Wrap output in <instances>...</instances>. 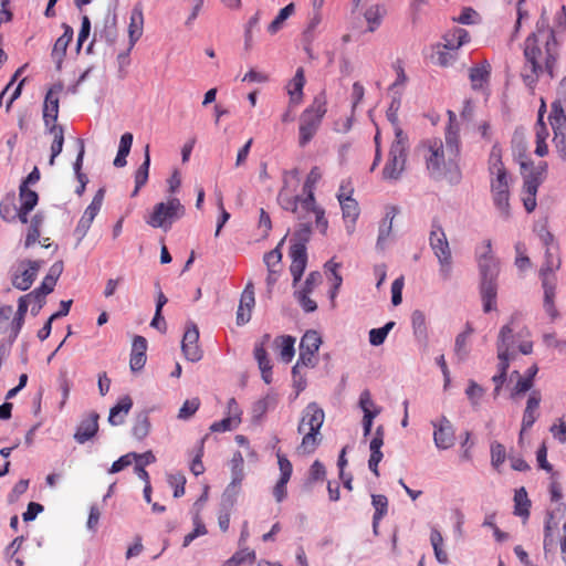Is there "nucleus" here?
<instances>
[{
	"label": "nucleus",
	"instance_id": "nucleus-7",
	"mask_svg": "<svg viewBox=\"0 0 566 566\" xmlns=\"http://www.w3.org/2000/svg\"><path fill=\"white\" fill-rule=\"evenodd\" d=\"M324 410L316 403H308L303 410L297 431L303 434L298 451L313 453L319 444L322 437L319 430L324 423Z\"/></svg>",
	"mask_w": 566,
	"mask_h": 566
},
{
	"label": "nucleus",
	"instance_id": "nucleus-58",
	"mask_svg": "<svg viewBox=\"0 0 566 566\" xmlns=\"http://www.w3.org/2000/svg\"><path fill=\"white\" fill-rule=\"evenodd\" d=\"M322 21V15L318 10H315L313 14L311 15L307 25L303 32L304 39L310 44L314 38L317 27L319 25Z\"/></svg>",
	"mask_w": 566,
	"mask_h": 566
},
{
	"label": "nucleus",
	"instance_id": "nucleus-35",
	"mask_svg": "<svg viewBox=\"0 0 566 566\" xmlns=\"http://www.w3.org/2000/svg\"><path fill=\"white\" fill-rule=\"evenodd\" d=\"M411 325L415 337L422 343L428 340L426 315L422 311L416 310L411 314Z\"/></svg>",
	"mask_w": 566,
	"mask_h": 566
},
{
	"label": "nucleus",
	"instance_id": "nucleus-6",
	"mask_svg": "<svg viewBox=\"0 0 566 566\" xmlns=\"http://www.w3.org/2000/svg\"><path fill=\"white\" fill-rule=\"evenodd\" d=\"M63 85H53L46 93L43 104V120L49 134L53 136L51 145V158L49 164L54 165L55 157H57L64 144V129L61 125L56 124L59 116V94L62 92Z\"/></svg>",
	"mask_w": 566,
	"mask_h": 566
},
{
	"label": "nucleus",
	"instance_id": "nucleus-19",
	"mask_svg": "<svg viewBox=\"0 0 566 566\" xmlns=\"http://www.w3.org/2000/svg\"><path fill=\"white\" fill-rule=\"evenodd\" d=\"M103 198L104 191L99 189L94 196L92 202L85 209L83 216L81 217L76 226V233L81 234V237H84L90 230L95 217L98 214L102 208Z\"/></svg>",
	"mask_w": 566,
	"mask_h": 566
},
{
	"label": "nucleus",
	"instance_id": "nucleus-16",
	"mask_svg": "<svg viewBox=\"0 0 566 566\" xmlns=\"http://www.w3.org/2000/svg\"><path fill=\"white\" fill-rule=\"evenodd\" d=\"M198 327L195 324H190L185 331L181 342V350L185 357L192 363L199 361L202 358V350L198 345Z\"/></svg>",
	"mask_w": 566,
	"mask_h": 566
},
{
	"label": "nucleus",
	"instance_id": "nucleus-27",
	"mask_svg": "<svg viewBox=\"0 0 566 566\" xmlns=\"http://www.w3.org/2000/svg\"><path fill=\"white\" fill-rule=\"evenodd\" d=\"M13 313V307L11 305L0 304V343L12 345L18 337H13L12 333V321L11 316ZM2 348V345H0Z\"/></svg>",
	"mask_w": 566,
	"mask_h": 566
},
{
	"label": "nucleus",
	"instance_id": "nucleus-9",
	"mask_svg": "<svg viewBox=\"0 0 566 566\" xmlns=\"http://www.w3.org/2000/svg\"><path fill=\"white\" fill-rule=\"evenodd\" d=\"M429 245L438 260L439 274L443 281L451 277L452 273V251L447 234L438 218H433L429 233Z\"/></svg>",
	"mask_w": 566,
	"mask_h": 566
},
{
	"label": "nucleus",
	"instance_id": "nucleus-40",
	"mask_svg": "<svg viewBox=\"0 0 566 566\" xmlns=\"http://www.w3.org/2000/svg\"><path fill=\"white\" fill-rule=\"evenodd\" d=\"M531 501L524 488L515 491L514 494V514L524 518L530 516Z\"/></svg>",
	"mask_w": 566,
	"mask_h": 566
},
{
	"label": "nucleus",
	"instance_id": "nucleus-42",
	"mask_svg": "<svg viewBox=\"0 0 566 566\" xmlns=\"http://www.w3.org/2000/svg\"><path fill=\"white\" fill-rule=\"evenodd\" d=\"M430 542L434 552L436 559L440 564H447L449 562V557L447 552L442 548L443 546V537L439 530L432 528L430 533Z\"/></svg>",
	"mask_w": 566,
	"mask_h": 566
},
{
	"label": "nucleus",
	"instance_id": "nucleus-37",
	"mask_svg": "<svg viewBox=\"0 0 566 566\" xmlns=\"http://www.w3.org/2000/svg\"><path fill=\"white\" fill-rule=\"evenodd\" d=\"M149 166H150L149 145H146L145 160L135 172V189L132 193L133 197L136 196L139 192L140 188L146 185V182L148 180Z\"/></svg>",
	"mask_w": 566,
	"mask_h": 566
},
{
	"label": "nucleus",
	"instance_id": "nucleus-60",
	"mask_svg": "<svg viewBox=\"0 0 566 566\" xmlns=\"http://www.w3.org/2000/svg\"><path fill=\"white\" fill-rule=\"evenodd\" d=\"M506 452L503 444L493 442L491 444V463L495 469H499L505 461Z\"/></svg>",
	"mask_w": 566,
	"mask_h": 566
},
{
	"label": "nucleus",
	"instance_id": "nucleus-53",
	"mask_svg": "<svg viewBox=\"0 0 566 566\" xmlns=\"http://www.w3.org/2000/svg\"><path fill=\"white\" fill-rule=\"evenodd\" d=\"M384 10L379 6H371L365 12L368 31L374 32L381 23Z\"/></svg>",
	"mask_w": 566,
	"mask_h": 566
},
{
	"label": "nucleus",
	"instance_id": "nucleus-52",
	"mask_svg": "<svg viewBox=\"0 0 566 566\" xmlns=\"http://www.w3.org/2000/svg\"><path fill=\"white\" fill-rule=\"evenodd\" d=\"M284 239L277 244L276 248L266 252L263 256V262L266 265L268 270H280L281 271V261H282V252L281 245L283 244Z\"/></svg>",
	"mask_w": 566,
	"mask_h": 566
},
{
	"label": "nucleus",
	"instance_id": "nucleus-62",
	"mask_svg": "<svg viewBox=\"0 0 566 566\" xmlns=\"http://www.w3.org/2000/svg\"><path fill=\"white\" fill-rule=\"evenodd\" d=\"M371 504L375 509L374 516L384 517L388 512V499L384 494L371 495Z\"/></svg>",
	"mask_w": 566,
	"mask_h": 566
},
{
	"label": "nucleus",
	"instance_id": "nucleus-57",
	"mask_svg": "<svg viewBox=\"0 0 566 566\" xmlns=\"http://www.w3.org/2000/svg\"><path fill=\"white\" fill-rule=\"evenodd\" d=\"M200 407V399L195 397L191 399H187L181 408L178 411V418L180 420H188L190 419L199 409Z\"/></svg>",
	"mask_w": 566,
	"mask_h": 566
},
{
	"label": "nucleus",
	"instance_id": "nucleus-22",
	"mask_svg": "<svg viewBox=\"0 0 566 566\" xmlns=\"http://www.w3.org/2000/svg\"><path fill=\"white\" fill-rule=\"evenodd\" d=\"M63 28L64 32L56 39L51 52V57L56 65V70H61L67 46L73 39V29L67 24H63Z\"/></svg>",
	"mask_w": 566,
	"mask_h": 566
},
{
	"label": "nucleus",
	"instance_id": "nucleus-50",
	"mask_svg": "<svg viewBox=\"0 0 566 566\" xmlns=\"http://www.w3.org/2000/svg\"><path fill=\"white\" fill-rule=\"evenodd\" d=\"M294 12V4L293 3H290L287 6H285L284 8H282L279 12V14L275 17V19L269 24L268 27V31L271 33V34H275L277 33L285 20Z\"/></svg>",
	"mask_w": 566,
	"mask_h": 566
},
{
	"label": "nucleus",
	"instance_id": "nucleus-26",
	"mask_svg": "<svg viewBox=\"0 0 566 566\" xmlns=\"http://www.w3.org/2000/svg\"><path fill=\"white\" fill-rule=\"evenodd\" d=\"M542 286L544 290V310L552 319H555L558 316V311L555 306L556 276H545L542 280Z\"/></svg>",
	"mask_w": 566,
	"mask_h": 566
},
{
	"label": "nucleus",
	"instance_id": "nucleus-44",
	"mask_svg": "<svg viewBox=\"0 0 566 566\" xmlns=\"http://www.w3.org/2000/svg\"><path fill=\"white\" fill-rule=\"evenodd\" d=\"M254 560L255 552L245 547L235 552L222 566H240L244 563L253 564Z\"/></svg>",
	"mask_w": 566,
	"mask_h": 566
},
{
	"label": "nucleus",
	"instance_id": "nucleus-8",
	"mask_svg": "<svg viewBox=\"0 0 566 566\" xmlns=\"http://www.w3.org/2000/svg\"><path fill=\"white\" fill-rule=\"evenodd\" d=\"M327 112V98L325 93L316 95L300 116L298 145L306 146L316 135L321 123Z\"/></svg>",
	"mask_w": 566,
	"mask_h": 566
},
{
	"label": "nucleus",
	"instance_id": "nucleus-21",
	"mask_svg": "<svg viewBox=\"0 0 566 566\" xmlns=\"http://www.w3.org/2000/svg\"><path fill=\"white\" fill-rule=\"evenodd\" d=\"M255 298H254V284L252 281H249L241 294L238 312H237V324L244 325L251 318V312L254 307Z\"/></svg>",
	"mask_w": 566,
	"mask_h": 566
},
{
	"label": "nucleus",
	"instance_id": "nucleus-32",
	"mask_svg": "<svg viewBox=\"0 0 566 566\" xmlns=\"http://www.w3.org/2000/svg\"><path fill=\"white\" fill-rule=\"evenodd\" d=\"M443 49L457 53V51L470 41L469 32L462 28H455L443 36Z\"/></svg>",
	"mask_w": 566,
	"mask_h": 566
},
{
	"label": "nucleus",
	"instance_id": "nucleus-11",
	"mask_svg": "<svg viewBox=\"0 0 566 566\" xmlns=\"http://www.w3.org/2000/svg\"><path fill=\"white\" fill-rule=\"evenodd\" d=\"M185 214V207L178 198L155 205L153 212L146 219L153 228L169 229L171 224Z\"/></svg>",
	"mask_w": 566,
	"mask_h": 566
},
{
	"label": "nucleus",
	"instance_id": "nucleus-61",
	"mask_svg": "<svg viewBox=\"0 0 566 566\" xmlns=\"http://www.w3.org/2000/svg\"><path fill=\"white\" fill-rule=\"evenodd\" d=\"M471 333H472V331L468 329V331L459 334L455 338L454 352H455V355L458 356L459 360H463L468 354L467 344H468V338Z\"/></svg>",
	"mask_w": 566,
	"mask_h": 566
},
{
	"label": "nucleus",
	"instance_id": "nucleus-29",
	"mask_svg": "<svg viewBox=\"0 0 566 566\" xmlns=\"http://www.w3.org/2000/svg\"><path fill=\"white\" fill-rule=\"evenodd\" d=\"M133 407L132 398L126 395L119 398L117 403L111 409L108 422L112 426H120L125 422V417L128 415Z\"/></svg>",
	"mask_w": 566,
	"mask_h": 566
},
{
	"label": "nucleus",
	"instance_id": "nucleus-45",
	"mask_svg": "<svg viewBox=\"0 0 566 566\" xmlns=\"http://www.w3.org/2000/svg\"><path fill=\"white\" fill-rule=\"evenodd\" d=\"M17 206L13 195H7L0 202V217L6 222H13L17 219Z\"/></svg>",
	"mask_w": 566,
	"mask_h": 566
},
{
	"label": "nucleus",
	"instance_id": "nucleus-47",
	"mask_svg": "<svg viewBox=\"0 0 566 566\" xmlns=\"http://www.w3.org/2000/svg\"><path fill=\"white\" fill-rule=\"evenodd\" d=\"M19 201V207H23L25 210H33L34 207L38 205L39 196L34 190H31L29 187H25V185H20Z\"/></svg>",
	"mask_w": 566,
	"mask_h": 566
},
{
	"label": "nucleus",
	"instance_id": "nucleus-39",
	"mask_svg": "<svg viewBox=\"0 0 566 566\" xmlns=\"http://www.w3.org/2000/svg\"><path fill=\"white\" fill-rule=\"evenodd\" d=\"M44 217L42 213H35L31 220L28 229V233L24 241V247L28 249L39 241L41 235V227L43 224Z\"/></svg>",
	"mask_w": 566,
	"mask_h": 566
},
{
	"label": "nucleus",
	"instance_id": "nucleus-10",
	"mask_svg": "<svg viewBox=\"0 0 566 566\" xmlns=\"http://www.w3.org/2000/svg\"><path fill=\"white\" fill-rule=\"evenodd\" d=\"M396 137L382 169V177L387 180H397L405 170L408 154V137L400 128H396Z\"/></svg>",
	"mask_w": 566,
	"mask_h": 566
},
{
	"label": "nucleus",
	"instance_id": "nucleus-30",
	"mask_svg": "<svg viewBox=\"0 0 566 566\" xmlns=\"http://www.w3.org/2000/svg\"><path fill=\"white\" fill-rule=\"evenodd\" d=\"M98 430V415L92 413L87 419H84L74 434L75 440L78 443H85L92 439Z\"/></svg>",
	"mask_w": 566,
	"mask_h": 566
},
{
	"label": "nucleus",
	"instance_id": "nucleus-2",
	"mask_svg": "<svg viewBox=\"0 0 566 566\" xmlns=\"http://www.w3.org/2000/svg\"><path fill=\"white\" fill-rule=\"evenodd\" d=\"M461 140L449 133V137H444V143L438 137L426 138L417 145L415 151L423 161L430 178L457 182L461 178Z\"/></svg>",
	"mask_w": 566,
	"mask_h": 566
},
{
	"label": "nucleus",
	"instance_id": "nucleus-1",
	"mask_svg": "<svg viewBox=\"0 0 566 566\" xmlns=\"http://www.w3.org/2000/svg\"><path fill=\"white\" fill-rule=\"evenodd\" d=\"M559 53L556 31L549 25V18L546 10L543 9L535 31L524 41L525 64L522 73L524 83L527 86H533L543 75L553 78Z\"/></svg>",
	"mask_w": 566,
	"mask_h": 566
},
{
	"label": "nucleus",
	"instance_id": "nucleus-46",
	"mask_svg": "<svg viewBox=\"0 0 566 566\" xmlns=\"http://www.w3.org/2000/svg\"><path fill=\"white\" fill-rule=\"evenodd\" d=\"M279 402V397L274 392H269L263 398L259 399L253 405V413L256 416H263L269 410H272L276 407Z\"/></svg>",
	"mask_w": 566,
	"mask_h": 566
},
{
	"label": "nucleus",
	"instance_id": "nucleus-56",
	"mask_svg": "<svg viewBox=\"0 0 566 566\" xmlns=\"http://www.w3.org/2000/svg\"><path fill=\"white\" fill-rule=\"evenodd\" d=\"M193 525H195V528L192 530V532L188 533L185 537H184V543H182V546L184 547H187L190 545V543L196 539L198 536H202V535H206L207 534V527L206 525L203 524V522L201 521L200 518V515L199 514H196L193 516Z\"/></svg>",
	"mask_w": 566,
	"mask_h": 566
},
{
	"label": "nucleus",
	"instance_id": "nucleus-15",
	"mask_svg": "<svg viewBox=\"0 0 566 566\" xmlns=\"http://www.w3.org/2000/svg\"><path fill=\"white\" fill-rule=\"evenodd\" d=\"M432 426L433 441L438 449L447 450L454 446V428L447 417L442 416L439 420L432 421Z\"/></svg>",
	"mask_w": 566,
	"mask_h": 566
},
{
	"label": "nucleus",
	"instance_id": "nucleus-25",
	"mask_svg": "<svg viewBox=\"0 0 566 566\" xmlns=\"http://www.w3.org/2000/svg\"><path fill=\"white\" fill-rule=\"evenodd\" d=\"M541 403V395L538 391H533L531 396L527 399L526 408L523 413L522 419V430L520 433V441L523 438V432L532 428V426L535 423V421L538 418V407Z\"/></svg>",
	"mask_w": 566,
	"mask_h": 566
},
{
	"label": "nucleus",
	"instance_id": "nucleus-17",
	"mask_svg": "<svg viewBox=\"0 0 566 566\" xmlns=\"http://www.w3.org/2000/svg\"><path fill=\"white\" fill-rule=\"evenodd\" d=\"M290 272L293 276V283L295 285L301 280L307 264L305 243L300 241L294 242L290 248Z\"/></svg>",
	"mask_w": 566,
	"mask_h": 566
},
{
	"label": "nucleus",
	"instance_id": "nucleus-28",
	"mask_svg": "<svg viewBox=\"0 0 566 566\" xmlns=\"http://www.w3.org/2000/svg\"><path fill=\"white\" fill-rule=\"evenodd\" d=\"M491 65L484 60L469 71V78L474 91L482 90L490 81Z\"/></svg>",
	"mask_w": 566,
	"mask_h": 566
},
{
	"label": "nucleus",
	"instance_id": "nucleus-12",
	"mask_svg": "<svg viewBox=\"0 0 566 566\" xmlns=\"http://www.w3.org/2000/svg\"><path fill=\"white\" fill-rule=\"evenodd\" d=\"M42 263L40 260L25 259L20 261L11 277L12 285L20 291L29 290L34 283Z\"/></svg>",
	"mask_w": 566,
	"mask_h": 566
},
{
	"label": "nucleus",
	"instance_id": "nucleus-43",
	"mask_svg": "<svg viewBox=\"0 0 566 566\" xmlns=\"http://www.w3.org/2000/svg\"><path fill=\"white\" fill-rule=\"evenodd\" d=\"M559 266H560L559 258L554 254V252L552 251L551 248H547L546 253H545V263L539 271V275H541L542 280L545 276H549V277L555 276L554 272L557 269H559Z\"/></svg>",
	"mask_w": 566,
	"mask_h": 566
},
{
	"label": "nucleus",
	"instance_id": "nucleus-31",
	"mask_svg": "<svg viewBox=\"0 0 566 566\" xmlns=\"http://www.w3.org/2000/svg\"><path fill=\"white\" fill-rule=\"evenodd\" d=\"M546 169L547 164L543 163L534 170H532L527 176H525L523 184V193H537L538 187L544 181V175L546 172Z\"/></svg>",
	"mask_w": 566,
	"mask_h": 566
},
{
	"label": "nucleus",
	"instance_id": "nucleus-34",
	"mask_svg": "<svg viewBox=\"0 0 566 566\" xmlns=\"http://www.w3.org/2000/svg\"><path fill=\"white\" fill-rule=\"evenodd\" d=\"M342 208L343 219L345 223H349L353 228L356 223L360 209L358 202L354 198H344V200L338 201Z\"/></svg>",
	"mask_w": 566,
	"mask_h": 566
},
{
	"label": "nucleus",
	"instance_id": "nucleus-3",
	"mask_svg": "<svg viewBox=\"0 0 566 566\" xmlns=\"http://www.w3.org/2000/svg\"><path fill=\"white\" fill-rule=\"evenodd\" d=\"M475 260L480 277V296L483 304V311L489 313L496 310L497 296V279L501 272V262L494 255L492 249V241L485 240L475 251Z\"/></svg>",
	"mask_w": 566,
	"mask_h": 566
},
{
	"label": "nucleus",
	"instance_id": "nucleus-20",
	"mask_svg": "<svg viewBox=\"0 0 566 566\" xmlns=\"http://www.w3.org/2000/svg\"><path fill=\"white\" fill-rule=\"evenodd\" d=\"M322 178V171L318 167H313L303 184L302 196L300 197L298 203H302V211L313 208L315 196L314 190L317 182Z\"/></svg>",
	"mask_w": 566,
	"mask_h": 566
},
{
	"label": "nucleus",
	"instance_id": "nucleus-64",
	"mask_svg": "<svg viewBox=\"0 0 566 566\" xmlns=\"http://www.w3.org/2000/svg\"><path fill=\"white\" fill-rule=\"evenodd\" d=\"M243 457L240 451H237L231 459V471L233 481H241L243 476Z\"/></svg>",
	"mask_w": 566,
	"mask_h": 566
},
{
	"label": "nucleus",
	"instance_id": "nucleus-36",
	"mask_svg": "<svg viewBox=\"0 0 566 566\" xmlns=\"http://www.w3.org/2000/svg\"><path fill=\"white\" fill-rule=\"evenodd\" d=\"M274 344L280 350V357L283 361L290 363L294 356L295 338L290 335H283L275 338Z\"/></svg>",
	"mask_w": 566,
	"mask_h": 566
},
{
	"label": "nucleus",
	"instance_id": "nucleus-59",
	"mask_svg": "<svg viewBox=\"0 0 566 566\" xmlns=\"http://www.w3.org/2000/svg\"><path fill=\"white\" fill-rule=\"evenodd\" d=\"M396 213V207L388 208L386 216L379 226L378 241L385 240L389 235L392 227V219L395 218Z\"/></svg>",
	"mask_w": 566,
	"mask_h": 566
},
{
	"label": "nucleus",
	"instance_id": "nucleus-14",
	"mask_svg": "<svg viewBox=\"0 0 566 566\" xmlns=\"http://www.w3.org/2000/svg\"><path fill=\"white\" fill-rule=\"evenodd\" d=\"M510 329L507 327H502L499 334L497 339V358L499 363V373L492 377V381L495 385L494 396H497L503 384L506 380L507 369L510 367V345L506 343L507 334Z\"/></svg>",
	"mask_w": 566,
	"mask_h": 566
},
{
	"label": "nucleus",
	"instance_id": "nucleus-24",
	"mask_svg": "<svg viewBox=\"0 0 566 566\" xmlns=\"http://www.w3.org/2000/svg\"><path fill=\"white\" fill-rule=\"evenodd\" d=\"M305 82L304 69L298 67L294 77L289 82L286 86L290 97V107H297L303 102V88Z\"/></svg>",
	"mask_w": 566,
	"mask_h": 566
},
{
	"label": "nucleus",
	"instance_id": "nucleus-49",
	"mask_svg": "<svg viewBox=\"0 0 566 566\" xmlns=\"http://www.w3.org/2000/svg\"><path fill=\"white\" fill-rule=\"evenodd\" d=\"M149 431H150V421H149L148 416L146 413H142V415L137 416V418L133 424V428H132L133 436L138 440H143L148 436Z\"/></svg>",
	"mask_w": 566,
	"mask_h": 566
},
{
	"label": "nucleus",
	"instance_id": "nucleus-38",
	"mask_svg": "<svg viewBox=\"0 0 566 566\" xmlns=\"http://www.w3.org/2000/svg\"><path fill=\"white\" fill-rule=\"evenodd\" d=\"M28 313V296H20L18 300V308L12 321V333L13 337H18L22 326L24 324L25 315Z\"/></svg>",
	"mask_w": 566,
	"mask_h": 566
},
{
	"label": "nucleus",
	"instance_id": "nucleus-5",
	"mask_svg": "<svg viewBox=\"0 0 566 566\" xmlns=\"http://www.w3.org/2000/svg\"><path fill=\"white\" fill-rule=\"evenodd\" d=\"M490 187L492 200L501 216L509 219L510 213V177L501 155L493 149L489 158Z\"/></svg>",
	"mask_w": 566,
	"mask_h": 566
},
{
	"label": "nucleus",
	"instance_id": "nucleus-33",
	"mask_svg": "<svg viewBox=\"0 0 566 566\" xmlns=\"http://www.w3.org/2000/svg\"><path fill=\"white\" fill-rule=\"evenodd\" d=\"M535 130H536L535 154L539 157H544L548 154V146L546 144V139L549 136V133H548V129H547L545 123L543 122L542 108L539 109V113H538V118H537V123L535 125Z\"/></svg>",
	"mask_w": 566,
	"mask_h": 566
},
{
	"label": "nucleus",
	"instance_id": "nucleus-51",
	"mask_svg": "<svg viewBox=\"0 0 566 566\" xmlns=\"http://www.w3.org/2000/svg\"><path fill=\"white\" fill-rule=\"evenodd\" d=\"M395 322H388L380 328L369 331V343L373 346H380L386 340L388 333L394 328Z\"/></svg>",
	"mask_w": 566,
	"mask_h": 566
},
{
	"label": "nucleus",
	"instance_id": "nucleus-63",
	"mask_svg": "<svg viewBox=\"0 0 566 566\" xmlns=\"http://www.w3.org/2000/svg\"><path fill=\"white\" fill-rule=\"evenodd\" d=\"M448 124L444 128V137H449V133L453 135V137L458 140H461L460 137V125L457 118V115L453 111H448Z\"/></svg>",
	"mask_w": 566,
	"mask_h": 566
},
{
	"label": "nucleus",
	"instance_id": "nucleus-13",
	"mask_svg": "<svg viewBox=\"0 0 566 566\" xmlns=\"http://www.w3.org/2000/svg\"><path fill=\"white\" fill-rule=\"evenodd\" d=\"M548 120L554 132L555 148L559 157L566 161V116L560 105H552Z\"/></svg>",
	"mask_w": 566,
	"mask_h": 566
},
{
	"label": "nucleus",
	"instance_id": "nucleus-55",
	"mask_svg": "<svg viewBox=\"0 0 566 566\" xmlns=\"http://www.w3.org/2000/svg\"><path fill=\"white\" fill-rule=\"evenodd\" d=\"M315 364H316V354L315 353L300 349L298 359L292 368L293 377L296 378V375L298 374V370L302 366L303 367H314Z\"/></svg>",
	"mask_w": 566,
	"mask_h": 566
},
{
	"label": "nucleus",
	"instance_id": "nucleus-18",
	"mask_svg": "<svg viewBox=\"0 0 566 566\" xmlns=\"http://www.w3.org/2000/svg\"><path fill=\"white\" fill-rule=\"evenodd\" d=\"M277 464L280 469V479L273 488V496L275 497L276 502H282L287 494L286 484L291 479L293 467L291 461L281 453H277Z\"/></svg>",
	"mask_w": 566,
	"mask_h": 566
},
{
	"label": "nucleus",
	"instance_id": "nucleus-4",
	"mask_svg": "<svg viewBox=\"0 0 566 566\" xmlns=\"http://www.w3.org/2000/svg\"><path fill=\"white\" fill-rule=\"evenodd\" d=\"M300 185L296 172H292L291 175L284 174L283 186L277 195V202L280 207L286 211H290L296 216V218L303 221V227L306 233L311 232V218L314 216L316 227L319 229L322 233H325L328 227V221L325 218V211L323 208L317 206L316 200H314L313 208L306 210L302 209V203H298L300 197L295 195Z\"/></svg>",
	"mask_w": 566,
	"mask_h": 566
},
{
	"label": "nucleus",
	"instance_id": "nucleus-54",
	"mask_svg": "<svg viewBox=\"0 0 566 566\" xmlns=\"http://www.w3.org/2000/svg\"><path fill=\"white\" fill-rule=\"evenodd\" d=\"M241 422V418L237 416H228L220 421H216L210 426L212 432H226L234 429Z\"/></svg>",
	"mask_w": 566,
	"mask_h": 566
},
{
	"label": "nucleus",
	"instance_id": "nucleus-23",
	"mask_svg": "<svg viewBox=\"0 0 566 566\" xmlns=\"http://www.w3.org/2000/svg\"><path fill=\"white\" fill-rule=\"evenodd\" d=\"M144 33V12L143 6L137 3L130 12L128 24L129 46L133 48Z\"/></svg>",
	"mask_w": 566,
	"mask_h": 566
},
{
	"label": "nucleus",
	"instance_id": "nucleus-41",
	"mask_svg": "<svg viewBox=\"0 0 566 566\" xmlns=\"http://www.w3.org/2000/svg\"><path fill=\"white\" fill-rule=\"evenodd\" d=\"M132 145H133V134L132 133L123 134L120 137L117 155L114 159L115 167L120 168L127 164L126 158L129 155Z\"/></svg>",
	"mask_w": 566,
	"mask_h": 566
},
{
	"label": "nucleus",
	"instance_id": "nucleus-48",
	"mask_svg": "<svg viewBox=\"0 0 566 566\" xmlns=\"http://www.w3.org/2000/svg\"><path fill=\"white\" fill-rule=\"evenodd\" d=\"M321 344L322 338L319 334L316 331H307L301 339L300 349L316 354Z\"/></svg>",
	"mask_w": 566,
	"mask_h": 566
}]
</instances>
